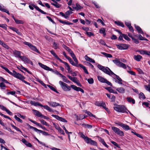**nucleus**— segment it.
<instances>
[{"label": "nucleus", "mask_w": 150, "mask_h": 150, "mask_svg": "<svg viewBox=\"0 0 150 150\" xmlns=\"http://www.w3.org/2000/svg\"><path fill=\"white\" fill-rule=\"evenodd\" d=\"M59 83L64 91H70L71 90V88L74 90L77 91H80L83 93H84V91L82 89L79 87H78L74 85H71V87H70L67 84L61 81H59Z\"/></svg>", "instance_id": "nucleus-1"}, {"label": "nucleus", "mask_w": 150, "mask_h": 150, "mask_svg": "<svg viewBox=\"0 0 150 150\" xmlns=\"http://www.w3.org/2000/svg\"><path fill=\"white\" fill-rule=\"evenodd\" d=\"M79 134L81 137L84 139L87 144H89L94 145H96L97 144V142H96L92 140L87 137L85 136L82 133L80 132Z\"/></svg>", "instance_id": "nucleus-2"}, {"label": "nucleus", "mask_w": 150, "mask_h": 150, "mask_svg": "<svg viewBox=\"0 0 150 150\" xmlns=\"http://www.w3.org/2000/svg\"><path fill=\"white\" fill-rule=\"evenodd\" d=\"M98 68L100 70L103 71L105 73L110 76H112V74H113L114 73L108 67H105L98 64Z\"/></svg>", "instance_id": "nucleus-3"}, {"label": "nucleus", "mask_w": 150, "mask_h": 150, "mask_svg": "<svg viewBox=\"0 0 150 150\" xmlns=\"http://www.w3.org/2000/svg\"><path fill=\"white\" fill-rule=\"evenodd\" d=\"M114 109L116 111L122 113L125 112L127 110L125 106L123 105H117L114 107Z\"/></svg>", "instance_id": "nucleus-4"}, {"label": "nucleus", "mask_w": 150, "mask_h": 150, "mask_svg": "<svg viewBox=\"0 0 150 150\" xmlns=\"http://www.w3.org/2000/svg\"><path fill=\"white\" fill-rule=\"evenodd\" d=\"M113 62L118 67H122L124 69L126 68V65L120 62L119 59L116 58L112 60Z\"/></svg>", "instance_id": "nucleus-5"}, {"label": "nucleus", "mask_w": 150, "mask_h": 150, "mask_svg": "<svg viewBox=\"0 0 150 150\" xmlns=\"http://www.w3.org/2000/svg\"><path fill=\"white\" fill-rule=\"evenodd\" d=\"M111 128L113 132L118 135L121 136H124V134L123 132L118 128L115 127H112Z\"/></svg>", "instance_id": "nucleus-6"}, {"label": "nucleus", "mask_w": 150, "mask_h": 150, "mask_svg": "<svg viewBox=\"0 0 150 150\" xmlns=\"http://www.w3.org/2000/svg\"><path fill=\"white\" fill-rule=\"evenodd\" d=\"M24 43L26 45H28L32 50L36 52L40 53V52L38 51L35 46L32 45L31 43L27 42H25Z\"/></svg>", "instance_id": "nucleus-7"}, {"label": "nucleus", "mask_w": 150, "mask_h": 150, "mask_svg": "<svg viewBox=\"0 0 150 150\" xmlns=\"http://www.w3.org/2000/svg\"><path fill=\"white\" fill-rule=\"evenodd\" d=\"M12 75L21 80L25 79V77L23 76L19 73H17L14 70L13 71V74Z\"/></svg>", "instance_id": "nucleus-8"}, {"label": "nucleus", "mask_w": 150, "mask_h": 150, "mask_svg": "<svg viewBox=\"0 0 150 150\" xmlns=\"http://www.w3.org/2000/svg\"><path fill=\"white\" fill-rule=\"evenodd\" d=\"M117 48L120 50H125L127 49L129 47L128 45L124 44H120L116 45Z\"/></svg>", "instance_id": "nucleus-9"}, {"label": "nucleus", "mask_w": 150, "mask_h": 150, "mask_svg": "<svg viewBox=\"0 0 150 150\" xmlns=\"http://www.w3.org/2000/svg\"><path fill=\"white\" fill-rule=\"evenodd\" d=\"M96 105L98 106H102L107 111H108V109L106 108V105L103 102H97L96 103Z\"/></svg>", "instance_id": "nucleus-10"}, {"label": "nucleus", "mask_w": 150, "mask_h": 150, "mask_svg": "<svg viewBox=\"0 0 150 150\" xmlns=\"http://www.w3.org/2000/svg\"><path fill=\"white\" fill-rule=\"evenodd\" d=\"M112 76L113 77H116V78L117 80V81H115L116 82H117L119 84H122V83L121 82L122 81V80L118 76H117L114 73L113 74H112Z\"/></svg>", "instance_id": "nucleus-11"}, {"label": "nucleus", "mask_w": 150, "mask_h": 150, "mask_svg": "<svg viewBox=\"0 0 150 150\" xmlns=\"http://www.w3.org/2000/svg\"><path fill=\"white\" fill-rule=\"evenodd\" d=\"M52 116L54 117L55 118L59 121L64 122H67V120H65L62 117H60L58 115L52 114Z\"/></svg>", "instance_id": "nucleus-12"}, {"label": "nucleus", "mask_w": 150, "mask_h": 150, "mask_svg": "<svg viewBox=\"0 0 150 150\" xmlns=\"http://www.w3.org/2000/svg\"><path fill=\"white\" fill-rule=\"evenodd\" d=\"M61 62L64 63L65 66V68L68 71L69 73H71L72 71L69 64L67 62H64L62 60V61H60Z\"/></svg>", "instance_id": "nucleus-13"}, {"label": "nucleus", "mask_w": 150, "mask_h": 150, "mask_svg": "<svg viewBox=\"0 0 150 150\" xmlns=\"http://www.w3.org/2000/svg\"><path fill=\"white\" fill-rule=\"evenodd\" d=\"M38 106L41 107H43L45 109H46L49 112H52V109L47 105H43L39 103Z\"/></svg>", "instance_id": "nucleus-14"}, {"label": "nucleus", "mask_w": 150, "mask_h": 150, "mask_svg": "<svg viewBox=\"0 0 150 150\" xmlns=\"http://www.w3.org/2000/svg\"><path fill=\"white\" fill-rule=\"evenodd\" d=\"M48 103L50 106L52 107H55L58 106H61L60 104L57 103L56 102H48Z\"/></svg>", "instance_id": "nucleus-15"}, {"label": "nucleus", "mask_w": 150, "mask_h": 150, "mask_svg": "<svg viewBox=\"0 0 150 150\" xmlns=\"http://www.w3.org/2000/svg\"><path fill=\"white\" fill-rule=\"evenodd\" d=\"M140 53L141 54H146L148 56H150V52L144 50H141L139 51Z\"/></svg>", "instance_id": "nucleus-16"}, {"label": "nucleus", "mask_w": 150, "mask_h": 150, "mask_svg": "<svg viewBox=\"0 0 150 150\" xmlns=\"http://www.w3.org/2000/svg\"><path fill=\"white\" fill-rule=\"evenodd\" d=\"M39 65L42 68L47 70H51V69L46 65H44L41 63H39Z\"/></svg>", "instance_id": "nucleus-17"}, {"label": "nucleus", "mask_w": 150, "mask_h": 150, "mask_svg": "<svg viewBox=\"0 0 150 150\" xmlns=\"http://www.w3.org/2000/svg\"><path fill=\"white\" fill-rule=\"evenodd\" d=\"M4 8V6L0 5V10L1 11L6 13L8 15H10L9 11L7 9H5Z\"/></svg>", "instance_id": "nucleus-18"}, {"label": "nucleus", "mask_w": 150, "mask_h": 150, "mask_svg": "<svg viewBox=\"0 0 150 150\" xmlns=\"http://www.w3.org/2000/svg\"><path fill=\"white\" fill-rule=\"evenodd\" d=\"M84 58L86 60L88 61L89 62L93 63H95V61L93 59L90 58L89 57H88L87 55H85L84 56Z\"/></svg>", "instance_id": "nucleus-19"}, {"label": "nucleus", "mask_w": 150, "mask_h": 150, "mask_svg": "<svg viewBox=\"0 0 150 150\" xmlns=\"http://www.w3.org/2000/svg\"><path fill=\"white\" fill-rule=\"evenodd\" d=\"M32 6H33V8L34 7L37 10L40 12L41 13L44 14H47L46 13L41 10L38 7L36 6L35 5L33 4L32 5Z\"/></svg>", "instance_id": "nucleus-20"}, {"label": "nucleus", "mask_w": 150, "mask_h": 150, "mask_svg": "<svg viewBox=\"0 0 150 150\" xmlns=\"http://www.w3.org/2000/svg\"><path fill=\"white\" fill-rule=\"evenodd\" d=\"M22 141L27 146L29 147H31L32 146V144L30 143H29L25 139H23Z\"/></svg>", "instance_id": "nucleus-21"}, {"label": "nucleus", "mask_w": 150, "mask_h": 150, "mask_svg": "<svg viewBox=\"0 0 150 150\" xmlns=\"http://www.w3.org/2000/svg\"><path fill=\"white\" fill-rule=\"evenodd\" d=\"M142 58V56L139 55H135L134 57V59L138 62L140 61Z\"/></svg>", "instance_id": "nucleus-22"}, {"label": "nucleus", "mask_w": 150, "mask_h": 150, "mask_svg": "<svg viewBox=\"0 0 150 150\" xmlns=\"http://www.w3.org/2000/svg\"><path fill=\"white\" fill-rule=\"evenodd\" d=\"M33 111L35 115L37 116L38 117H41L42 116V114L39 111L35 110H33Z\"/></svg>", "instance_id": "nucleus-23"}, {"label": "nucleus", "mask_w": 150, "mask_h": 150, "mask_svg": "<svg viewBox=\"0 0 150 150\" xmlns=\"http://www.w3.org/2000/svg\"><path fill=\"white\" fill-rule=\"evenodd\" d=\"M134 26L139 33L142 34H143V32L142 30V29L139 26L137 25H134Z\"/></svg>", "instance_id": "nucleus-24"}, {"label": "nucleus", "mask_w": 150, "mask_h": 150, "mask_svg": "<svg viewBox=\"0 0 150 150\" xmlns=\"http://www.w3.org/2000/svg\"><path fill=\"white\" fill-rule=\"evenodd\" d=\"M125 24L129 28L131 31H133V28L131 26V23L129 22H125Z\"/></svg>", "instance_id": "nucleus-25"}, {"label": "nucleus", "mask_w": 150, "mask_h": 150, "mask_svg": "<svg viewBox=\"0 0 150 150\" xmlns=\"http://www.w3.org/2000/svg\"><path fill=\"white\" fill-rule=\"evenodd\" d=\"M13 53L17 57H19L21 56V52L20 51L14 50L13 51Z\"/></svg>", "instance_id": "nucleus-26"}, {"label": "nucleus", "mask_w": 150, "mask_h": 150, "mask_svg": "<svg viewBox=\"0 0 150 150\" xmlns=\"http://www.w3.org/2000/svg\"><path fill=\"white\" fill-rule=\"evenodd\" d=\"M51 54L55 57L59 61H62V60L60 59L56 54L53 50H51L50 51Z\"/></svg>", "instance_id": "nucleus-27"}, {"label": "nucleus", "mask_w": 150, "mask_h": 150, "mask_svg": "<svg viewBox=\"0 0 150 150\" xmlns=\"http://www.w3.org/2000/svg\"><path fill=\"white\" fill-rule=\"evenodd\" d=\"M116 90L121 93H124L125 92V89L122 87L117 88Z\"/></svg>", "instance_id": "nucleus-28"}, {"label": "nucleus", "mask_w": 150, "mask_h": 150, "mask_svg": "<svg viewBox=\"0 0 150 150\" xmlns=\"http://www.w3.org/2000/svg\"><path fill=\"white\" fill-rule=\"evenodd\" d=\"M98 139L99 141L101 142L104 146L108 147V146L106 144L103 139L101 137H99Z\"/></svg>", "instance_id": "nucleus-29"}, {"label": "nucleus", "mask_w": 150, "mask_h": 150, "mask_svg": "<svg viewBox=\"0 0 150 150\" xmlns=\"http://www.w3.org/2000/svg\"><path fill=\"white\" fill-rule=\"evenodd\" d=\"M67 59L69 60V62L72 65L75 66H77V64L75 63L70 57H67Z\"/></svg>", "instance_id": "nucleus-30"}, {"label": "nucleus", "mask_w": 150, "mask_h": 150, "mask_svg": "<svg viewBox=\"0 0 150 150\" xmlns=\"http://www.w3.org/2000/svg\"><path fill=\"white\" fill-rule=\"evenodd\" d=\"M10 29H11L14 31L17 34H18L19 35H21V33L16 28L13 27H11L10 28Z\"/></svg>", "instance_id": "nucleus-31"}, {"label": "nucleus", "mask_w": 150, "mask_h": 150, "mask_svg": "<svg viewBox=\"0 0 150 150\" xmlns=\"http://www.w3.org/2000/svg\"><path fill=\"white\" fill-rule=\"evenodd\" d=\"M127 101L129 103H132L133 104L135 103V101L134 100L130 97H127Z\"/></svg>", "instance_id": "nucleus-32"}, {"label": "nucleus", "mask_w": 150, "mask_h": 150, "mask_svg": "<svg viewBox=\"0 0 150 150\" xmlns=\"http://www.w3.org/2000/svg\"><path fill=\"white\" fill-rule=\"evenodd\" d=\"M68 77L69 78L71 81H73V82H76V81H77V78L76 77H72L71 76L69 75H67Z\"/></svg>", "instance_id": "nucleus-33"}, {"label": "nucleus", "mask_w": 150, "mask_h": 150, "mask_svg": "<svg viewBox=\"0 0 150 150\" xmlns=\"http://www.w3.org/2000/svg\"><path fill=\"white\" fill-rule=\"evenodd\" d=\"M98 79L99 81L102 83H104L106 80V79L101 76H98Z\"/></svg>", "instance_id": "nucleus-34"}, {"label": "nucleus", "mask_w": 150, "mask_h": 150, "mask_svg": "<svg viewBox=\"0 0 150 150\" xmlns=\"http://www.w3.org/2000/svg\"><path fill=\"white\" fill-rule=\"evenodd\" d=\"M115 23L117 25H119L120 26L122 27H124V25L123 24V23L119 21H115Z\"/></svg>", "instance_id": "nucleus-35"}, {"label": "nucleus", "mask_w": 150, "mask_h": 150, "mask_svg": "<svg viewBox=\"0 0 150 150\" xmlns=\"http://www.w3.org/2000/svg\"><path fill=\"white\" fill-rule=\"evenodd\" d=\"M101 53L107 57L111 58L112 57V56L110 54L104 52H101Z\"/></svg>", "instance_id": "nucleus-36"}, {"label": "nucleus", "mask_w": 150, "mask_h": 150, "mask_svg": "<svg viewBox=\"0 0 150 150\" xmlns=\"http://www.w3.org/2000/svg\"><path fill=\"white\" fill-rule=\"evenodd\" d=\"M122 127L125 130H128L130 129V128L129 127V126L125 125L123 124V125H122Z\"/></svg>", "instance_id": "nucleus-37"}, {"label": "nucleus", "mask_w": 150, "mask_h": 150, "mask_svg": "<svg viewBox=\"0 0 150 150\" xmlns=\"http://www.w3.org/2000/svg\"><path fill=\"white\" fill-rule=\"evenodd\" d=\"M106 89L110 93L116 94L117 93V92L116 91H115L113 90L110 87L106 88Z\"/></svg>", "instance_id": "nucleus-38"}, {"label": "nucleus", "mask_w": 150, "mask_h": 150, "mask_svg": "<svg viewBox=\"0 0 150 150\" xmlns=\"http://www.w3.org/2000/svg\"><path fill=\"white\" fill-rule=\"evenodd\" d=\"M59 21L60 23L63 24H64L67 25H71L72 24V23H71L69 22L68 21H62L61 20H59Z\"/></svg>", "instance_id": "nucleus-39"}, {"label": "nucleus", "mask_w": 150, "mask_h": 150, "mask_svg": "<svg viewBox=\"0 0 150 150\" xmlns=\"http://www.w3.org/2000/svg\"><path fill=\"white\" fill-rule=\"evenodd\" d=\"M73 8L77 10H78L81 9V8H82V7L79 4H76V7H73Z\"/></svg>", "instance_id": "nucleus-40"}, {"label": "nucleus", "mask_w": 150, "mask_h": 150, "mask_svg": "<svg viewBox=\"0 0 150 150\" xmlns=\"http://www.w3.org/2000/svg\"><path fill=\"white\" fill-rule=\"evenodd\" d=\"M100 33L103 34L104 36H105L106 35L105 29L103 28H101L100 30Z\"/></svg>", "instance_id": "nucleus-41"}, {"label": "nucleus", "mask_w": 150, "mask_h": 150, "mask_svg": "<svg viewBox=\"0 0 150 150\" xmlns=\"http://www.w3.org/2000/svg\"><path fill=\"white\" fill-rule=\"evenodd\" d=\"M1 67L3 69H4L9 74H10L11 75H12L13 72L10 71L8 68L3 66H1Z\"/></svg>", "instance_id": "nucleus-42"}, {"label": "nucleus", "mask_w": 150, "mask_h": 150, "mask_svg": "<svg viewBox=\"0 0 150 150\" xmlns=\"http://www.w3.org/2000/svg\"><path fill=\"white\" fill-rule=\"evenodd\" d=\"M40 122L43 125H45L47 127L49 126V125L44 120L42 119L40 120Z\"/></svg>", "instance_id": "nucleus-43"}, {"label": "nucleus", "mask_w": 150, "mask_h": 150, "mask_svg": "<svg viewBox=\"0 0 150 150\" xmlns=\"http://www.w3.org/2000/svg\"><path fill=\"white\" fill-rule=\"evenodd\" d=\"M51 4L57 8H59L61 6V5L58 4L57 2L55 3H51Z\"/></svg>", "instance_id": "nucleus-44"}, {"label": "nucleus", "mask_w": 150, "mask_h": 150, "mask_svg": "<svg viewBox=\"0 0 150 150\" xmlns=\"http://www.w3.org/2000/svg\"><path fill=\"white\" fill-rule=\"evenodd\" d=\"M139 98L144 99L146 98V97L143 93L141 92L139 94Z\"/></svg>", "instance_id": "nucleus-45"}, {"label": "nucleus", "mask_w": 150, "mask_h": 150, "mask_svg": "<svg viewBox=\"0 0 150 150\" xmlns=\"http://www.w3.org/2000/svg\"><path fill=\"white\" fill-rule=\"evenodd\" d=\"M11 126L15 130H16V131L20 132L21 133H22L21 131V130L19 129L17 127H16L14 125H13L11 124Z\"/></svg>", "instance_id": "nucleus-46"}, {"label": "nucleus", "mask_w": 150, "mask_h": 150, "mask_svg": "<svg viewBox=\"0 0 150 150\" xmlns=\"http://www.w3.org/2000/svg\"><path fill=\"white\" fill-rule=\"evenodd\" d=\"M29 120L31 122H32L33 123L36 125L39 126L40 127L41 126V125L40 124H39L38 123L35 121L31 119H29Z\"/></svg>", "instance_id": "nucleus-47"}, {"label": "nucleus", "mask_w": 150, "mask_h": 150, "mask_svg": "<svg viewBox=\"0 0 150 150\" xmlns=\"http://www.w3.org/2000/svg\"><path fill=\"white\" fill-rule=\"evenodd\" d=\"M86 79L88 81L89 84H92L94 82L93 79V78H91L88 79Z\"/></svg>", "instance_id": "nucleus-48"}, {"label": "nucleus", "mask_w": 150, "mask_h": 150, "mask_svg": "<svg viewBox=\"0 0 150 150\" xmlns=\"http://www.w3.org/2000/svg\"><path fill=\"white\" fill-rule=\"evenodd\" d=\"M15 21L17 24H23L24 23L23 22L21 21L18 20L17 19H15Z\"/></svg>", "instance_id": "nucleus-49"}, {"label": "nucleus", "mask_w": 150, "mask_h": 150, "mask_svg": "<svg viewBox=\"0 0 150 150\" xmlns=\"http://www.w3.org/2000/svg\"><path fill=\"white\" fill-rule=\"evenodd\" d=\"M85 113H86L88 115H89V116H90L91 117V116L92 117H94L95 118L96 117L95 115H94L92 113H91L89 111H85Z\"/></svg>", "instance_id": "nucleus-50"}, {"label": "nucleus", "mask_w": 150, "mask_h": 150, "mask_svg": "<svg viewBox=\"0 0 150 150\" xmlns=\"http://www.w3.org/2000/svg\"><path fill=\"white\" fill-rule=\"evenodd\" d=\"M23 61L27 63H32V62H31L30 60H29L28 58L26 57L25 58Z\"/></svg>", "instance_id": "nucleus-51"}, {"label": "nucleus", "mask_w": 150, "mask_h": 150, "mask_svg": "<svg viewBox=\"0 0 150 150\" xmlns=\"http://www.w3.org/2000/svg\"><path fill=\"white\" fill-rule=\"evenodd\" d=\"M38 132H39L40 133H41L43 135H49L48 133L47 132L43 131L41 130H38Z\"/></svg>", "instance_id": "nucleus-52"}, {"label": "nucleus", "mask_w": 150, "mask_h": 150, "mask_svg": "<svg viewBox=\"0 0 150 150\" xmlns=\"http://www.w3.org/2000/svg\"><path fill=\"white\" fill-rule=\"evenodd\" d=\"M83 125L85 127H87L89 129H91L92 128V126L87 124H83Z\"/></svg>", "instance_id": "nucleus-53"}, {"label": "nucleus", "mask_w": 150, "mask_h": 150, "mask_svg": "<svg viewBox=\"0 0 150 150\" xmlns=\"http://www.w3.org/2000/svg\"><path fill=\"white\" fill-rule=\"evenodd\" d=\"M14 118L17 120L18 122H20V123H22L23 122V121L19 117H18L16 115H15L14 116Z\"/></svg>", "instance_id": "nucleus-54"}, {"label": "nucleus", "mask_w": 150, "mask_h": 150, "mask_svg": "<svg viewBox=\"0 0 150 150\" xmlns=\"http://www.w3.org/2000/svg\"><path fill=\"white\" fill-rule=\"evenodd\" d=\"M144 87L146 90L149 92L150 91V84H149L148 85H144Z\"/></svg>", "instance_id": "nucleus-55"}, {"label": "nucleus", "mask_w": 150, "mask_h": 150, "mask_svg": "<svg viewBox=\"0 0 150 150\" xmlns=\"http://www.w3.org/2000/svg\"><path fill=\"white\" fill-rule=\"evenodd\" d=\"M47 86L50 89H51L52 90L57 92V93H58V92L57 91V90L54 88V87H53V86H51L50 85H47Z\"/></svg>", "instance_id": "nucleus-56"}, {"label": "nucleus", "mask_w": 150, "mask_h": 150, "mask_svg": "<svg viewBox=\"0 0 150 150\" xmlns=\"http://www.w3.org/2000/svg\"><path fill=\"white\" fill-rule=\"evenodd\" d=\"M6 86L4 83L2 82L0 83V87L1 88L4 89H5Z\"/></svg>", "instance_id": "nucleus-57"}, {"label": "nucleus", "mask_w": 150, "mask_h": 150, "mask_svg": "<svg viewBox=\"0 0 150 150\" xmlns=\"http://www.w3.org/2000/svg\"><path fill=\"white\" fill-rule=\"evenodd\" d=\"M1 45L6 49H8L9 48L7 44H5L4 42Z\"/></svg>", "instance_id": "nucleus-58"}, {"label": "nucleus", "mask_w": 150, "mask_h": 150, "mask_svg": "<svg viewBox=\"0 0 150 150\" xmlns=\"http://www.w3.org/2000/svg\"><path fill=\"white\" fill-rule=\"evenodd\" d=\"M30 103L32 105H33L35 106H38L39 103L38 102H36L34 101H31L30 102Z\"/></svg>", "instance_id": "nucleus-59"}, {"label": "nucleus", "mask_w": 150, "mask_h": 150, "mask_svg": "<svg viewBox=\"0 0 150 150\" xmlns=\"http://www.w3.org/2000/svg\"><path fill=\"white\" fill-rule=\"evenodd\" d=\"M53 46L55 49H57L58 48V45L55 42H54L53 43Z\"/></svg>", "instance_id": "nucleus-60"}, {"label": "nucleus", "mask_w": 150, "mask_h": 150, "mask_svg": "<svg viewBox=\"0 0 150 150\" xmlns=\"http://www.w3.org/2000/svg\"><path fill=\"white\" fill-rule=\"evenodd\" d=\"M0 81L6 83H8V82L7 80H6L4 78L1 76H0Z\"/></svg>", "instance_id": "nucleus-61"}, {"label": "nucleus", "mask_w": 150, "mask_h": 150, "mask_svg": "<svg viewBox=\"0 0 150 150\" xmlns=\"http://www.w3.org/2000/svg\"><path fill=\"white\" fill-rule=\"evenodd\" d=\"M123 37L125 39L129 41L130 40V39L126 35L123 34Z\"/></svg>", "instance_id": "nucleus-62"}, {"label": "nucleus", "mask_w": 150, "mask_h": 150, "mask_svg": "<svg viewBox=\"0 0 150 150\" xmlns=\"http://www.w3.org/2000/svg\"><path fill=\"white\" fill-rule=\"evenodd\" d=\"M7 25L6 24H0V27L6 30V29Z\"/></svg>", "instance_id": "nucleus-63"}, {"label": "nucleus", "mask_w": 150, "mask_h": 150, "mask_svg": "<svg viewBox=\"0 0 150 150\" xmlns=\"http://www.w3.org/2000/svg\"><path fill=\"white\" fill-rule=\"evenodd\" d=\"M16 93V92L15 91H12L8 92L7 93V94L9 95V94H11L12 95H14Z\"/></svg>", "instance_id": "nucleus-64"}]
</instances>
